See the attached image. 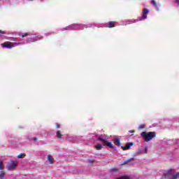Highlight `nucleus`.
<instances>
[{"instance_id":"nucleus-1","label":"nucleus","mask_w":179,"mask_h":179,"mask_svg":"<svg viewBox=\"0 0 179 179\" xmlns=\"http://www.w3.org/2000/svg\"><path fill=\"white\" fill-rule=\"evenodd\" d=\"M149 13V10L147 8L143 9V15L138 19H132V20H127L123 22V24L124 26H127V24H132V23H136V22H139L141 20H145V19L148 18V15Z\"/></svg>"},{"instance_id":"nucleus-2","label":"nucleus","mask_w":179,"mask_h":179,"mask_svg":"<svg viewBox=\"0 0 179 179\" xmlns=\"http://www.w3.org/2000/svg\"><path fill=\"white\" fill-rule=\"evenodd\" d=\"M85 27H86V29H87V27H92V24H90L87 26L83 24H73L64 28V30H82L85 29Z\"/></svg>"},{"instance_id":"nucleus-3","label":"nucleus","mask_w":179,"mask_h":179,"mask_svg":"<svg viewBox=\"0 0 179 179\" xmlns=\"http://www.w3.org/2000/svg\"><path fill=\"white\" fill-rule=\"evenodd\" d=\"M141 137L145 142H150L153 138L156 136V133L154 131H150V132H146V131H143L141 134Z\"/></svg>"},{"instance_id":"nucleus-4","label":"nucleus","mask_w":179,"mask_h":179,"mask_svg":"<svg viewBox=\"0 0 179 179\" xmlns=\"http://www.w3.org/2000/svg\"><path fill=\"white\" fill-rule=\"evenodd\" d=\"M20 44H26V42H22V43H15V42H9V41H7V42H5L3 43H1V46L3 48H8V49H10V48H13L15 47H17V45H20Z\"/></svg>"},{"instance_id":"nucleus-5","label":"nucleus","mask_w":179,"mask_h":179,"mask_svg":"<svg viewBox=\"0 0 179 179\" xmlns=\"http://www.w3.org/2000/svg\"><path fill=\"white\" fill-rule=\"evenodd\" d=\"M174 173H176V171L174 169H169L163 173V177L164 178L172 179L174 177V176H177L178 174H179V172L175 175H174ZM178 178H177L176 179Z\"/></svg>"},{"instance_id":"nucleus-6","label":"nucleus","mask_w":179,"mask_h":179,"mask_svg":"<svg viewBox=\"0 0 179 179\" xmlns=\"http://www.w3.org/2000/svg\"><path fill=\"white\" fill-rule=\"evenodd\" d=\"M18 164H19V162H17V160L12 161L10 164H8L6 166V169L8 171H15Z\"/></svg>"},{"instance_id":"nucleus-7","label":"nucleus","mask_w":179,"mask_h":179,"mask_svg":"<svg viewBox=\"0 0 179 179\" xmlns=\"http://www.w3.org/2000/svg\"><path fill=\"white\" fill-rule=\"evenodd\" d=\"M145 153H148V148H145V150L140 149L137 152H135V156H139L140 155H143Z\"/></svg>"},{"instance_id":"nucleus-8","label":"nucleus","mask_w":179,"mask_h":179,"mask_svg":"<svg viewBox=\"0 0 179 179\" xmlns=\"http://www.w3.org/2000/svg\"><path fill=\"white\" fill-rule=\"evenodd\" d=\"M88 138L91 139V141H96L99 138V135L96 134H90Z\"/></svg>"},{"instance_id":"nucleus-9","label":"nucleus","mask_w":179,"mask_h":179,"mask_svg":"<svg viewBox=\"0 0 179 179\" xmlns=\"http://www.w3.org/2000/svg\"><path fill=\"white\" fill-rule=\"evenodd\" d=\"M97 140L98 141H101L102 142H104V143H105V142L107 141V137L105 135H103V134L99 135V136L98 135Z\"/></svg>"},{"instance_id":"nucleus-10","label":"nucleus","mask_w":179,"mask_h":179,"mask_svg":"<svg viewBox=\"0 0 179 179\" xmlns=\"http://www.w3.org/2000/svg\"><path fill=\"white\" fill-rule=\"evenodd\" d=\"M106 146H108V148H110V149H115V146H114V144H113L112 142H109L108 141L104 142Z\"/></svg>"},{"instance_id":"nucleus-11","label":"nucleus","mask_w":179,"mask_h":179,"mask_svg":"<svg viewBox=\"0 0 179 179\" xmlns=\"http://www.w3.org/2000/svg\"><path fill=\"white\" fill-rule=\"evenodd\" d=\"M47 159L49 164H54L55 163V160H54V157L52 155H48Z\"/></svg>"},{"instance_id":"nucleus-12","label":"nucleus","mask_w":179,"mask_h":179,"mask_svg":"<svg viewBox=\"0 0 179 179\" xmlns=\"http://www.w3.org/2000/svg\"><path fill=\"white\" fill-rule=\"evenodd\" d=\"M36 41H37V39L34 38V36H33L27 38L26 43L30 44V43H36Z\"/></svg>"},{"instance_id":"nucleus-13","label":"nucleus","mask_w":179,"mask_h":179,"mask_svg":"<svg viewBox=\"0 0 179 179\" xmlns=\"http://www.w3.org/2000/svg\"><path fill=\"white\" fill-rule=\"evenodd\" d=\"M114 144L115 145V146H117V148H120V146H121V141L120 140V138H115Z\"/></svg>"},{"instance_id":"nucleus-14","label":"nucleus","mask_w":179,"mask_h":179,"mask_svg":"<svg viewBox=\"0 0 179 179\" xmlns=\"http://www.w3.org/2000/svg\"><path fill=\"white\" fill-rule=\"evenodd\" d=\"M133 145H134V143H127L125 147H122V148L123 150H128V149H129V148H131V146H133Z\"/></svg>"},{"instance_id":"nucleus-15","label":"nucleus","mask_w":179,"mask_h":179,"mask_svg":"<svg viewBox=\"0 0 179 179\" xmlns=\"http://www.w3.org/2000/svg\"><path fill=\"white\" fill-rule=\"evenodd\" d=\"M78 136H69L68 139L69 141H71V142H76L78 141Z\"/></svg>"},{"instance_id":"nucleus-16","label":"nucleus","mask_w":179,"mask_h":179,"mask_svg":"<svg viewBox=\"0 0 179 179\" xmlns=\"http://www.w3.org/2000/svg\"><path fill=\"white\" fill-rule=\"evenodd\" d=\"M6 176V173L3 171H0V179H5V176Z\"/></svg>"},{"instance_id":"nucleus-17","label":"nucleus","mask_w":179,"mask_h":179,"mask_svg":"<svg viewBox=\"0 0 179 179\" xmlns=\"http://www.w3.org/2000/svg\"><path fill=\"white\" fill-rule=\"evenodd\" d=\"M151 3H152V5H154V6L157 9V10H159V6H157V3H156V1L152 0V1H151Z\"/></svg>"},{"instance_id":"nucleus-18","label":"nucleus","mask_w":179,"mask_h":179,"mask_svg":"<svg viewBox=\"0 0 179 179\" xmlns=\"http://www.w3.org/2000/svg\"><path fill=\"white\" fill-rule=\"evenodd\" d=\"M34 38H35V40H36V41H38L40 40H43V37L41 35H35L34 36Z\"/></svg>"},{"instance_id":"nucleus-19","label":"nucleus","mask_w":179,"mask_h":179,"mask_svg":"<svg viewBox=\"0 0 179 179\" xmlns=\"http://www.w3.org/2000/svg\"><path fill=\"white\" fill-rule=\"evenodd\" d=\"M95 149H96V150H101V149H103V145L98 144L95 145Z\"/></svg>"},{"instance_id":"nucleus-20","label":"nucleus","mask_w":179,"mask_h":179,"mask_svg":"<svg viewBox=\"0 0 179 179\" xmlns=\"http://www.w3.org/2000/svg\"><path fill=\"white\" fill-rule=\"evenodd\" d=\"M17 159H24L26 157V154L21 153L19 155L17 156Z\"/></svg>"},{"instance_id":"nucleus-21","label":"nucleus","mask_w":179,"mask_h":179,"mask_svg":"<svg viewBox=\"0 0 179 179\" xmlns=\"http://www.w3.org/2000/svg\"><path fill=\"white\" fill-rule=\"evenodd\" d=\"M57 137L59 138V139H61L62 138V134H61V131H57L56 132Z\"/></svg>"},{"instance_id":"nucleus-22","label":"nucleus","mask_w":179,"mask_h":179,"mask_svg":"<svg viewBox=\"0 0 179 179\" xmlns=\"http://www.w3.org/2000/svg\"><path fill=\"white\" fill-rule=\"evenodd\" d=\"M0 170L1 171L5 170V166H3V162H2V161H0Z\"/></svg>"},{"instance_id":"nucleus-23","label":"nucleus","mask_w":179,"mask_h":179,"mask_svg":"<svg viewBox=\"0 0 179 179\" xmlns=\"http://www.w3.org/2000/svg\"><path fill=\"white\" fill-rule=\"evenodd\" d=\"M114 26H115V22H110L108 24V27L111 28V27H114Z\"/></svg>"},{"instance_id":"nucleus-24","label":"nucleus","mask_w":179,"mask_h":179,"mask_svg":"<svg viewBox=\"0 0 179 179\" xmlns=\"http://www.w3.org/2000/svg\"><path fill=\"white\" fill-rule=\"evenodd\" d=\"M27 36H30V34L29 33H24L21 35V37L24 38V37H27Z\"/></svg>"},{"instance_id":"nucleus-25","label":"nucleus","mask_w":179,"mask_h":179,"mask_svg":"<svg viewBox=\"0 0 179 179\" xmlns=\"http://www.w3.org/2000/svg\"><path fill=\"white\" fill-rule=\"evenodd\" d=\"M143 128H145V124H140L138 126V129H143Z\"/></svg>"},{"instance_id":"nucleus-26","label":"nucleus","mask_w":179,"mask_h":179,"mask_svg":"<svg viewBox=\"0 0 179 179\" xmlns=\"http://www.w3.org/2000/svg\"><path fill=\"white\" fill-rule=\"evenodd\" d=\"M177 178H179V173L172 178V179H177Z\"/></svg>"},{"instance_id":"nucleus-27","label":"nucleus","mask_w":179,"mask_h":179,"mask_svg":"<svg viewBox=\"0 0 179 179\" xmlns=\"http://www.w3.org/2000/svg\"><path fill=\"white\" fill-rule=\"evenodd\" d=\"M32 141H34V142H37V141H38V138L37 137H34L32 138Z\"/></svg>"},{"instance_id":"nucleus-28","label":"nucleus","mask_w":179,"mask_h":179,"mask_svg":"<svg viewBox=\"0 0 179 179\" xmlns=\"http://www.w3.org/2000/svg\"><path fill=\"white\" fill-rule=\"evenodd\" d=\"M61 125L58 123L56 124V128H60Z\"/></svg>"},{"instance_id":"nucleus-29","label":"nucleus","mask_w":179,"mask_h":179,"mask_svg":"<svg viewBox=\"0 0 179 179\" xmlns=\"http://www.w3.org/2000/svg\"><path fill=\"white\" fill-rule=\"evenodd\" d=\"M2 34H5V32L0 30V36H2Z\"/></svg>"},{"instance_id":"nucleus-30","label":"nucleus","mask_w":179,"mask_h":179,"mask_svg":"<svg viewBox=\"0 0 179 179\" xmlns=\"http://www.w3.org/2000/svg\"><path fill=\"white\" fill-rule=\"evenodd\" d=\"M129 134H134V132H135V131H134V130H129Z\"/></svg>"},{"instance_id":"nucleus-31","label":"nucleus","mask_w":179,"mask_h":179,"mask_svg":"<svg viewBox=\"0 0 179 179\" xmlns=\"http://www.w3.org/2000/svg\"><path fill=\"white\" fill-rule=\"evenodd\" d=\"M50 33L45 34V36H50Z\"/></svg>"},{"instance_id":"nucleus-32","label":"nucleus","mask_w":179,"mask_h":179,"mask_svg":"<svg viewBox=\"0 0 179 179\" xmlns=\"http://www.w3.org/2000/svg\"><path fill=\"white\" fill-rule=\"evenodd\" d=\"M112 170H113V171H117V169H113Z\"/></svg>"},{"instance_id":"nucleus-33","label":"nucleus","mask_w":179,"mask_h":179,"mask_svg":"<svg viewBox=\"0 0 179 179\" xmlns=\"http://www.w3.org/2000/svg\"><path fill=\"white\" fill-rule=\"evenodd\" d=\"M3 2H6V1H8V0H2Z\"/></svg>"},{"instance_id":"nucleus-34","label":"nucleus","mask_w":179,"mask_h":179,"mask_svg":"<svg viewBox=\"0 0 179 179\" xmlns=\"http://www.w3.org/2000/svg\"><path fill=\"white\" fill-rule=\"evenodd\" d=\"M126 163H127V162H125L124 163V164H126Z\"/></svg>"},{"instance_id":"nucleus-35","label":"nucleus","mask_w":179,"mask_h":179,"mask_svg":"<svg viewBox=\"0 0 179 179\" xmlns=\"http://www.w3.org/2000/svg\"><path fill=\"white\" fill-rule=\"evenodd\" d=\"M29 1H33V0H29Z\"/></svg>"}]
</instances>
